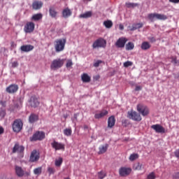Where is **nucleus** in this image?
Instances as JSON below:
<instances>
[{"instance_id":"obj_1","label":"nucleus","mask_w":179,"mask_h":179,"mask_svg":"<svg viewBox=\"0 0 179 179\" xmlns=\"http://www.w3.org/2000/svg\"><path fill=\"white\" fill-rule=\"evenodd\" d=\"M65 44H66V38L56 39L54 42L55 52H62L65 50Z\"/></svg>"},{"instance_id":"obj_2","label":"nucleus","mask_w":179,"mask_h":179,"mask_svg":"<svg viewBox=\"0 0 179 179\" xmlns=\"http://www.w3.org/2000/svg\"><path fill=\"white\" fill-rule=\"evenodd\" d=\"M148 19L150 22H155V19L157 20H167L168 17L164 14H159L157 13H150L148 15Z\"/></svg>"},{"instance_id":"obj_3","label":"nucleus","mask_w":179,"mask_h":179,"mask_svg":"<svg viewBox=\"0 0 179 179\" xmlns=\"http://www.w3.org/2000/svg\"><path fill=\"white\" fill-rule=\"evenodd\" d=\"M107 47V41L103 38H99L94 41L92 43V48L96 50V48H106Z\"/></svg>"},{"instance_id":"obj_4","label":"nucleus","mask_w":179,"mask_h":179,"mask_svg":"<svg viewBox=\"0 0 179 179\" xmlns=\"http://www.w3.org/2000/svg\"><path fill=\"white\" fill-rule=\"evenodd\" d=\"M64 64H65V59H55L52 62L50 68L55 71L57 69H59V68H62V66H64Z\"/></svg>"},{"instance_id":"obj_5","label":"nucleus","mask_w":179,"mask_h":179,"mask_svg":"<svg viewBox=\"0 0 179 179\" xmlns=\"http://www.w3.org/2000/svg\"><path fill=\"white\" fill-rule=\"evenodd\" d=\"M13 131L19 133L23 128V122L20 119H16L13 123Z\"/></svg>"},{"instance_id":"obj_6","label":"nucleus","mask_w":179,"mask_h":179,"mask_svg":"<svg viewBox=\"0 0 179 179\" xmlns=\"http://www.w3.org/2000/svg\"><path fill=\"white\" fill-rule=\"evenodd\" d=\"M127 118H129V120H133V121H142L141 114L134 110H130L127 113Z\"/></svg>"},{"instance_id":"obj_7","label":"nucleus","mask_w":179,"mask_h":179,"mask_svg":"<svg viewBox=\"0 0 179 179\" xmlns=\"http://www.w3.org/2000/svg\"><path fill=\"white\" fill-rule=\"evenodd\" d=\"M45 138V133L43 131H36L32 137L30 138L31 142H36V141H43Z\"/></svg>"},{"instance_id":"obj_8","label":"nucleus","mask_w":179,"mask_h":179,"mask_svg":"<svg viewBox=\"0 0 179 179\" xmlns=\"http://www.w3.org/2000/svg\"><path fill=\"white\" fill-rule=\"evenodd\" d=\"M36 27V24L33 22H28L24 27V33H33L34 31V29Z\"/></svg>"},{"instance_id":"obj_9","label":"nucleus","mask_w":179,"mask_h":179,"mask_svg":"<svg viewBox=\"0 0 179 179\" xmlns=\"http://www.w3.org/2000/svg\"><path fill=\"white\" fill-rule=\"evenodd\" d=\"M40 160V152H37V150H34L31 152V155L29 157V162L31 163H36V162H38Z\"/></svg>"},{"instance_id":"obj_10","label":"nucleus","mask_w":179,"mask_h":179,"mask_svg":"<svg viewBox=\"0 0 179 179\" xmlns=\"http://www.w3.org/2000/svg\"><path fill=\"white\" fill-rule=\"evenodd\" d=\"M132 171V169L129 167H121L119 169V174L120 177H127L129 176Z\"/></svg>"},{"instance_id":"obj_11","label":"nucleus","mask_w":179,"mask_h":179,"mask_svg":"<svg viewBox=\"0 0 179 179\" xmlns=\"http://www.w3.org/2000/svg\"><path fill=\"white\" fill-rule=\"evenodd\" d=\"M137 110L138 113H141V114L143 116L145 117V115H149V108H147L146 106L142 105V104H138L137 106Z\"/></svg>"},{"instance_id":"obj_12","label":"nucleus","mask_w":179,"mask_h":179,"mask_svg":"<svg viewBox=\"0 0 179 179\" xmlns=\"http://www.w3.org/2000/svg\"><path fill=\"white\" fill-rule=\"evenodd\" d=\"M51 146L55 150H65V144L58 143V141H53V142L51 143Z\"/></svg>"},{"instance_id":"obj_13","label":"nucleus","mask_w":179,"mask_h":179,"mask_svg":"<svg viewBox=\"0 0 179 179\" xmlns=\"http://www.w3.org/2000/svg\"><path fill=\"white\" fill-rule=\"evenodd\" d=\"M17 90H19V86L16 84H12L10 86L7 87L6 89V92H7V93H9L10 94L16 93Z\"/></svg>"},{"instance_id":"obj_14","label":"nucleus","mask_w":179,"mask_h":179,"mask_svg":"<svg viewBox=\"0 0 179 179\" xmlns=\"http://www.w3.org/2000/svg\"><path fill=\"white\" fill-rule=\"evenodd\" d=\"M152 129H154L157 134H165L166 129L160 124H153L151 126Z\"/></svg>"},{"instance_id":"obj_15","label":"nucleus","mask_w":179,"mask_h":179,"mask_svg":"<svg viewBox=\"0 0 179 179\" xmlns=\"http://www.w3.org/2000/svg\"><path fill=\"white\" fill-rule=\"evenodd\" d=\"M128 40L125 38H120L115 43L116 47L117 48H124L125 47V44L127 43Z\"/></svg>"},{"instance_id":"obj_16","label":"nucleus","mask_w":179,"mask_h":179,"mask_svg":"<svg viewBox=\"0 0 179 179\" xmlns=\"http://www.w3.org/2000/svg\"><path fill=\"white\" fill-rule=\"evenodd\" d=\"M12 152L13 153H24V148L23 145H19V143H15Z\"/></svg>"},{"instance_id":"obj_17","label":"nucleus","mask_w":179,"mask_h":179,"mask_svg":"<svg viewBox=\"0 0 179 179\" xmlns=\"http://www.w3.org/2000/svg\"><path fill=\"white\" fill-rule=\"evenodd\" d=\"M44 3L41 1H34L32 3V8L34 10H38L43 8Z\"/></svg>"},{"instance_id":"obj_18","label":"nucleus","mask_w":179,"mask_h":179,"mask_svg":"<svg viewBox=\"0 0 179 179\" xmlns=\"http://www.w3.org/2000/svg\"><path fill=\"white\" fill-rule=\"evenodd\" d=\"M29 105L31 107L36 108V107H38V106H40V102L38 101V99L36 98V96H31L29 100Z\"/></svg>"},{"instance_id":"obj_19","label":"nucleus","mask_w":179,"mask_h":179,"mask_svg":"<svg viewBox=\"0 0 179 179\" xmlns=\"http://www.w3.org/2000/svg\"><path fill=\"white\" fill-rule=\"evenodd\" d=\"M20 50L22 52H30V51L34 50V46L32 45H23L20 47Z\"/></svg>"},{"instance_id":"obj_20","label":"nucleus","mask_w":179,"mask_h":179,"mask_svg":"<svg viewBox=\"0 0 179 179\" xmlns=\"http://www.w3.org/2000/svg\"><path fill=\"white\" fill-rule=\"evenodd\" d=\"M62 15L64 19H68L70 16H72V11L69 8H66L63 9Z\"/></svg>"},{"instance_id":"obj_21","label":"nucleus","mask_w":179,"mask_h":179,"mask_svg":"<svg viewBox=\"0 0 179 179\" xmlns=\"http://www.w3.org/2000/svg\"><path fill=\"white\" fill-rule=\"evenodd\" d=\"M108 114V111L106 110H102L99 113H96L94 115V118L96 120H100V118H103L106 117Z\"/></svg>"},{"instance_id":"obj_22","label":"nucleus","mask_w":179,"mask_h":179,"mask_svg":"<svg viewBox=\"0 0 179 179\" xmlns=\"http://www.w3.org/2000/svg\"><path fill=\"white\" fill-rule=\"evenodd\" d=\"M49 15L52 19H57V16H58V11L55 10V8L50 7L49 8Z\"/></svg>"},{"instance_id":"obj_23","label":"nucleus","mask_w":179,"mask_h":179,"mask_svg":"<svg viewBox=\"0 0 179 179\" xmlns=\"http://www.w3.org/2000/svg\"><path fill=\"white\" fill-rule=\"evenodd\" d=\"M38 121V115L36 113H31L29 117V122L30 124H34V122Z\"/></svg>"},{"instance_id":"obj_24","label":"nucleus","mask_w":179,"mask_h":179,"mask_svg":"<svg viewBox=\"0 0 179 179\" xmlns=\"http://www.w3.org/2000/svg\"><path fill=\"white\" fill-rule=\"evenodd\" d=\"M15 174H17V177H23L24 176V171H23V169L19 166H15Z\"/></svg>"},{"instance_id":"obj_25","label":"nucleus","mask_w":179,"mask_h":179,"mask_svg":"<svg viewBox=\"0 0 179 179\" xmlns=\"http://www.w3.org/2000/svg\"><path fill=\"white\" fill-rule=\"evenodd\" d=\"M115 125V117L112 115L108 119V128H113Z\"/></svg>"},{"instance_id":"obj_26","label":"nucleus","mask_w":179,"mask_h":179,"mask_svg":"<svg viewBox=\"0 0 179 179\" xmlns=\"http://www.w3.org/2000/svg\"><path fill=\"white\" fill-rule=\"evenodd\" d=\"M81 79L84 83H89L92 80L90 76L86 73L82 74Z\"/></svg>"},{"instance_id":"obj_27","label":"nucleus","mask_w":179,"mask_h":179,"mask_svg":"<svg viewBox=\"0 0 179 179\" xmlns=\"http://www.w3.org/2000/svg\"><path fill=\"white\" fill-rule=\"evenodd\" d=\"M107 149H108V144H106L105 145H101L99 147V155H103L107 152Z\"/></svg>"},{"instance_id":"obj_28","label":"nucleus","mask_w":179,"mask_h":179,"mask_svg":"<svg viewBox=\"0 0 179 179\" xmlns=\"http://www.w3.org/2000/svg\"><path fill=\"white\" fill-rule=\"evenodd\" d=\"M93 13L92 11H87L83 14L80 15V17L82 19H88V17H92Z\"/></svg>"},{"instance_id":"obj_29","label":"nucleus","mask_w":179,"mask_h":179,"mask_svg":"<svg viewBox=\"0 0 179 179\" xmlns=\"http://www.w3.org/2000/svg\"><path fill=\"white\" fill-rule=\"evenodd\" d=\"M41 19H43V14L41 13L34 14L31 17V20H34V22H38V20H41Z\"/></svg>"},{"instance_id":"obj_30","label":"nucleus","mask_w":179,"mask_h":179,"mask_svg":"<svg viewBox=\"0 0 179 179\" xmlns=\"http://www.w3.org/2000/svg\"><path fill=\"white\" fill-rule=\"evenodd\" d=\"M142 27H143V23H137V24H134L130 30L131 31H134V30H136L138 29H142Z\"/></svg>"},{"instance_id":"obj_31","label":"nucleus","mask_w":179,"mask_h":179,"mask_svg":"<svg viewBox=\"0 0 179 179\" xmlns=\"http://www.w3.org/2000/svg\"><path fill=\"white\" fill-rule=\"evenodd\" d=\"M149 48H150V43H149V42H143L141 44V50H149Z\"/></svg>"},{"instance_id":"obj_32","label":"nucleus","mask_w":179,"mask_h":179,"mask_svg":"<svg viewBox=\"0 0 179 179\" xmlns=\"http://www.w3.org/2000/svg\"><path fill=\"white\" fill-rule=\"evenodd\" d=\"M103 26H105V27H106V29H111V27H113V21H111V20L104 21Z\"/></svg>"},{"instance_id":"obj_33","label":"nucleus","mask_w":179,"mask_h":179,"mask_svg":"<svg viewBox=\"0 0 179 179\" xmlns=\"http://www.w3.org/2000/svg\"><path fill=\"white\" fill-rule=\"evenodd\" d=\"M42 172L43 168L41 166L34 169V174H35V176H40V174H41Z\"/></svg>"},{"instance_id":"obj_34","label":"nucleus","mask_w":179,"mask_h":179,"mask_svg":"<svg viewBox=\"0 0 179 179\" xmlns=\"http://www.w3.org/2000/svg\"><path fill=\"white\" fill-rule=\"evenodd\" d=\"M134 48H135V45H134V43H132V42H129L126 45L127 51H131V50H134Z\"/></svg>"},{"instance_id":"obj_35","label":"nucleus","mask_w":179,"mask_h":179,"mask_svg":"<svg viewBox=\"0 0 179 179\" xmlns=\"http://www.w3.org/2000/svg\"><path fill=\"white\" fill-rule=\"evenodd\" d=\"M107 176V173L105 171H101L98 172V178L103 179Z\"/></svg>"},{"instance_id":"obj_36","label":"nucleus","mask_w":179,"mask_h":179,"mask_svg":"<svg viewBox=\"0 0 179 179\" xmlns=\"http://www.w3.org/2000/svg\"><path fill=\"white\" fill-rule=\"evenodd\" d=\"M63 132L65 136H71L72 135V129H65Z\"/></svg>"},{"instance_id":"obj_37","label":"nucleus","mask_w":179,"mask_h":179,"mask_svg":"<svg viewBox=\"0 0 179 179\" xmlns=\"http://www.w3.org/2000/svg\"><path fill=\"white\" fill-rule=\"evenodd\" d=\"M62 162H64L62 157H59L58 159H56L55 162L56 167H60L61 164H62Z\"/></svg>"},{"instance_id":"obj_38","label":"nucleus","mask_w":179,"mask_h":179,"mask_svg":"<svg viewBox=\"0 0 179 179\" xmlns=\"http://www.w3.org/2000/svg\"><path fill=\"white\" fill-rule=\"evenodd\" d=\"M139 157V155L138 154H131L129 157L130 162H134V160H136Z\"/></svg>"},{"instance_id":"obj_39","label":"nucleus","mask_w":179,"mask_h":179,"mask_svg":"<svg viewBox=\"0 0 179 179\" xmlns=\"http://www.w3.org/2000/svg\"><path fill=\"white\" fill-rule=\"evenodd\" d=\"M6 115V110L4 109H0V120H3Z\"/></svg>"},{"instance_id":"obj_40","label":"nucleus","mask_w":179,"mask_h":179,"mask_svg":"<svg viewBox=\"0 0 179 179\" xmlns=\"http://www.w3.org/2000/svg\"><path fill=\"white\" fill-rule=\"evenodd\" d=\"M138 5L136 3H126L127 8H136Z\"/></svg>"},{"instance_id":"obj_41","label":"nucleus","mask_w":179,"mask_h":179,"mask_svg":"<svg viewBox=\"0 0 179 179\" xmlns=\"http://www.w3.org/2000/svg\"><path fill=\"white\" fill-rule=\"evenodd\" d=\"M147 179H156V173L151 172L147 176Z\"/></svg>"},{"instance_id":"obj_42","label":"nucleus","mask_w":179,"mask_h":179,"mask_svg":"<svg viewBox=\"0 0 179 179\" xmlns=\"http://www.w3.org/2000/svg\"><path fill=\"white\" fill-rule=\"evenodd\" d=\"M142 166H143L142 164L137 163L136 165H134V170L140 171V170H142Z\"/></svg>"},{"instance_id":"obj_43","label":"nucleus","mask_w":179,"mask_h":179,"mask_svg":"<svg viewBox=\"0 0 179 179\" xmlns=\"http://www.w3.org/2000/svg\"><path fill=\"white\" fill-rule=\"evenodd\" d=\"M133 64L134 63L132 62L127 61L123 64V66L128 68V66H132Z\"/></svg>"},{"instance_id":"obj_44","label":"nucleus","mask_w":179,"mask_h":179,"mask_svg":"<svg viewBox=\"0 0 179 179\" xmlns=\"http://www.w3.org/2000/svg\"><path fill=\"white\" fill-rule=\"evenodd\" d=\"M72 65H73L72 60H71V59L68 60L66 62V68H71V66H72Z\"/></svg>"},{"instance_id":"obj_45","label":"nucleus","mask_w":179,"mask_h":179,"mask_svg":"<svg viewBox=\"0 0 179 179\" xmlns=\"http://www.w3.org/2000/svg\"><path fill=\"white\" fill-rule=\"evenodd\" d=\"M17 108H20V106H19V103H14V107L13 108H12L11 110L13 111H15V110L17 109Z\"/></svg>"},{"instance_id":"obj_46","label":"nucleus","mask_w":179,"mask_h":179,"mask_svg":"<svg viewBox=\"0 0 179 179\" xmlns=\"http://www.w3.org/2000/svg\"><path fill=\"white\" fill-rule=\"evenodd\" d=\"M48 173H49L50 175L54 174V173H55V171L54 170V169H53V168H51V167H49V168L48 169Z\"/></svg>"},{"instance_id":"obj_47","label":"nucleus","mask_w":179,"mask_h":179,"mask_svg":"<svg viewBox=\"0 0 179 179\" xmlns=\"http://www.w3.org/2000/svg\"><path fill=\"white\" fill-rule=\"evenodd\" d=\"M78 113L74 114L73 117L72 118L73 122H76V121H78Z\"/></svg>"},{"instance_id":"obj_48","label":"nucleus","mask_w":179,"mask_h":179,"mask_svg":"<svg viewBox=\"0 0 179 179\" xmlns=\"http://www.w3.org/2000/svg\"><path fill=\"white\" fill-rule=\"evenodd\" d=\"M100 64H101V60H98L97 62H96L94 64V66L95 68H98V66H100Z\"/></svg>"},{"instance_id":"obj_49","label":"nucleus","mask_w":179,"mask_h":179,"mask_svg":"<svg viewBox=\"0 0 179 179\" xmlns=\"http://www.w3.org/2000/svg\"><path fill=\"white\" fill-rule=\"evenodd\" d=\"M19 66V63L17 62H14L12 63V67L13 68H16Z\"/></svg>"},{"instance_id":"obj_50","label":"nucleus","mask_w":179,"mask_h":179,"mask_svg":"<svg viewBox=\"0 0 179 179\" xmlns=\"http://www.w3.org/2000/svg\"><path fill=\"white\" fill-rule=\"evenodd\" d=\"M172 62H173V64H178L179 62L177 61V57H173L172 58Z\"/></svg>"},{"instance_id":"obj_51","label":"nucleus","mask_w":179,"mask_h":179,"mask_svg":"<svg viewBox=\"0 0 179 179\" xmlns=\"http://www.w3.org/2000/svg\"><path fill=\"white\" fill-rule=\"evenodd\" d=\"M175 156H176V157L179 158V149H178L175 151Z\"/></svg>"},{"instance_id":"obj_52","label":"nucleus","mask_w":179,"mask_h":179,"mask_svg":"<svg viewBox=\"0 0 179 179\" xmlns=\"http://www.w3.org/2000/svg\"><path fill=\"white\" fill-rule=\"evenodd\" d=\"M172 3H179V0H169Z\"/></svg>"},{"instance_id":"obj_53","label":"nucleus","mask_w":179,"mask_h":179,"mask_svg":"<svg viewBox=\"0 0 179 179\" xmlns=\"http://www.w3.org/2000/svg\"><path fill=\"white\" fill-rule=\"evenodd\" d=\"M135 90L136 92H139V90H142V87L141 86H136Z\"/></svg>"},{"instance_id":"obj_54","label":"nucleus","mask_w":179,"mask_h":179,"mask_svg":"<svg viewBox=\"0 0 179 179\" xmlns=\"http://www.w3.org/2000/svg\"><path fill=\"white\" fill-rule=\"evenodd\" d=\"M4 130H3V127H0V135H2V134H3Z\"/></svg>"},{"instance_id":"obj_55","label":"nucleus","mask_w":179,"mask_h":179,"mask_svg":"<svg viewBox=\"0 0 179 179\" xmlns=\"http://www.w3.org/2000/svg\"><path fill=\"white\" fill-rule=\"evenodd\" d=\"M119 29H120V30H124V25L120 24Z\"/></svg>"},{"instance_id":"obj_56","label":"nucleus","mask_w":179,"mask_h":179,"mask_svg":"<svg viewBox=\"0 0 179 179\" xmlns=\"http://www.w3.org/2000/svg\"><path fill=\"white\" fill-rule=\"evenodd\" d=\"M25 174L27 176V177H29V176H30V172H26Z\"/></svg>"},{"instance_id":"obj_57","label":"nucleus","mask_w":179,"mask_h":179,"mask_svg":"<svg viewBox=\"0 0 179 179\" xmlns=\"http://www.w3.org/2000/svg\"><path fill=\"white\" fill-rule=\"evenodd\" d=\"M84 128H85V129H87V126H85Z\"/></svg>"},{"instance_id":"obj_58","label":"nucleus","mask_w":179,"mask_h":179,"mask_svg":"<svg viewBox=\"0 0 179 179\" xmlns=\"http://www.w3.org/2000/svg\"><path fill=\"white\" fill-rule=\"evenodd\" d=\"M176 176H179V172H178V173H176Z\"/></svg>"},{"instance_id":"obj_59","label":"nucleus","mask_w":179,"mask_h":179,"mask_svg":"<svg viewBox=\"0 0 179 179\" xmlns=\"http://www.w3.org/2000/svg\"><path fill=\"white\" fill-rule=\"evenodd\" d=\"M64 118H66V116H64Z\"/></svg>"}]
</instances>
